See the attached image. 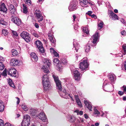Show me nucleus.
<instances>
[{
  "label": "nucleus",
  "mask_w": 126,
  "mask_h": 126,
  "mask_svg": "<svg viewBox=\"0 0 126 126\" xmlns=\"http://www.w3.org/2000/svg\"><path fill=\"white\" fill-rule=\"evenodd\" d=\"M12 21L17 25H19L21 24V21L16 16L12 15L11 16Z\"/></svg>",
  "instance_id": "8"
},
{
  "label": "nucleus",
  "mask_w": 126,
  "mask_h": 126,
  "mask_svg": "<svg viewBox=\"0 0 126 126\" xmlns=\"http://www.w3.org/2000/svg\"><path fill=\"white\" fill-rule=\"evenodd\" d=\"M92 13V11H88L87 13V14H88L89 16H91V14Z\"/></svg>",
  "instance_id": "61"
},
{
  "label": "nucleus",
  "mask_w": 126,
  "mask_h": 126,
  "mask_svg": "<svg viewBox=\"0 0 126 126\" xmlns=\"http://www.w3.org/2000/svg\"><path fill=\"white\" fill-rule=\"evenodd\" d=\"M123 88V91L124 92H126V87L124 86Z\"/></svg>",
  "instance_id": "64"
},
{
  "label": "nucleus",
  "mask_w": 126,
  "mask_h": 126,
  "mask_svg": "<svg viewBox=\"0 0 126 126\" xmlns=\"http://www.w3.org/2000/svg\"><path fill=\"white\" fill-rule=\"evenodd\" d=\"M40 11L38 10H36L35 15L38 22L41 24L40 22L43 20V17L40 14Z\"/></svg>",
  "instance_id": "9"
},
{
  "label": "nucleus",
  "mask_w": 126,
  "mask_h": 126,
  "mask_svg": "<svg viewBox=\"0 0 126 126\" xmlns=\"http://www.w3.org/2000/svg\"><path fill=\"white\" fill-rule=\"evenodd\" d=\"M5 66L4 64L2 62H0V70H2L4 69Z\"/></svg>",
  "instance_id": "34"
},
{
  "label": "nucleus",
  "mask_w": 126,
  "mask_h": 126,
  "mask_svg": "<svg viewBox=\"0 0 126 126\" xmlns=\"http://www.w3.org/2000/svg\"><path fill=\"white\" fill-rule=\"evenodd\" d=\"M8 84H9L10 86L14 88H15V86L12 80L11 79H9L8 81Z\"/></svg>",
  "instance_id": "28"
},
{
  "label": "nucleus",
  "mask_w": 126,
  "mask_h": 126,
  "mask_svg": "<svg viewBox=\"0 0 126 126\" xmlns=\"http://www.w3.org/2000/svg\"><path fill=\"white\" fill-rule=\"evenodd\" d=\"M38 117L39 119L45 122L46 120V115L44 112H41L38 115Z\"/></svg>",
  "instance_id": "13"
},
{
  "label": "nucleus",
  "mask_w": 126,
  "mask_h": 126,
  "mask_svg": "<svg viewBox=\"0 0 126 126\" xmlns=\"http://www.w3.org/2000/svg\"><path fill=\"white\" fill-rule=\"evenodd\" d=\"M11 52L12 54V55L14 56L16 55L17 54V51L14 49H12V50Z\"/></svg>",
  "instance_id": "37"
},
{
  "label": "nucleus",
  "mask_w": 126,
  "mask_h": 126,
  "mask_svg": "<svg viewBox=\"0 0 126 126\" xmlns=\"http://www.w3.org/2000/svg\"><path fill=\"white\" fill-rule=\"evenodd\" d=\"M35 45L39 50L40 53H44V49L42 46V44L41 42L39 40L36 41L35 43Z\"/></svg>",
  "instance_id": "3"
},
{
  "label": "nucleus",
  "mask_w": 126,
  "mask_h": 126,
  "mask_svg": "<svg viewBox=\"0 0 126 126\" xmlns=\"http://www.w3.org/2000/svg\"><path fill=\"white\" fill-rule=\"evenodd\" d=\"M49 39L50 41L52 43V45L53 46H54L55 45V39L54 38H53V36L50 37Z\"/></svg>",
  "instance_id": "32"
},
{
  "label": "nucleus",
  "mask_w": 126,
  "mask_h": 126,
  "mask_svg": "<svg viewBox=\"0 0 126 126\" xmlns=\"http://www.w3.org/2000/svg\"><path fill=\"white\" fill-rule=\"evenodd\" d=\"M14 7V6L12 5H11L10 7V12L12 16L15 15L17 14L15 9Z\"/></svg>",
  "instance_id": "15"
},
{
  "label": "nucleus",
  "mask_w": 126,
  "mask_h": 126,
  "mask_svg": "<svg viewBox=\"0 0 126 126\" xmlns=\"http://www.w3.org/2000/svg\"><path fill=\"white\" fill-rule=\"evenodd\" d=\"M81 29L83 32H89L90 31L87 27H81Z\"/></svg>",
  "instance_id": "36"
},
{
  "label": "nucleus",
  "mask_w": 126,
  "mask_h": 126,
  "mask_svg": "<svg viewBox=\"0 0 126 126\" xmlns=\"http://www.w3.org/2000/svg\"><path fill=\"white\" fill-rule=\"evenodd\" d=\"M52 76L56 84L57 88L58 89L59 91H61L62 87L61 86V81L59 80L58 77L54 75H52Z\"/></svg>",
  "instance_id": "5"
},
{
  "label": "nucleus",
  "mask_w": 126,
  "mask_h": 126,
  "mask_svg": "<svg viewBox=\"0 0 126 126\" xmlns=\"http://www.w3.org/2000/svg\"><path fill=\"white\" fill-rule=\"evenodd\" d=\"M88 65L87 60H84L80 63L79 68L81 69V71H83L88 67Z\"/></svg>",
  "instance_id": "4"
},
{
  "label": "nucleus",
  "mask_w": 126,
  "mask_h": 126,
  "mask_svg": "<svg viewBox=\"0 0 126 126\" xmlns=\"http://www.w3.org/2000/svg\"><path fill=\"white\" fill-rule=\"evenodd\" d=\"M1 75L4 76L7 75L6 71L5 69L3 72L1 74Z\"/></svg>",
  "instance_id": "47"
},
{
  "label": "nucleus",
  "mask_w": 126,
  "mask_h": 126,
  "mask_svg": "<svg viewBox=\"0 0 126 126\" xmlns=\"http://www.w3.org/2000/svg\"><path fill=\"white\" fill-rule=\"evenodd\" d=\"M43 62L45 64H46L49 66L51 64V61L48 60L47 59H45L43 60Z\"/></svg>",
  "instance_id": "24"
},
{
  "label": "nucleus",
  "mask_w": 126,
  "mask_h": 126,
  "mask_svg": "<svg viewBox=\"0 0 126 126\" xmlns=\"http://www.w3.org/2000/svg\"><path fill=\"white\" fill-rule=\"evenodd\" d=\"M36 110L33 109H30L29 110V113L32 116H34L36 113Z\"/></svg>",
  "instance_id": "22"
},
{
  "label": "nucleus",
  "mask_w": 126,
  "mask_h": 126,
  "mask_svg": "<svg viewBox=\"0 0 126 126\" xmlns=\"http://www.w3.org/2000/svg\"><path fill=\"white\" fill-rule=\"evenodd\" d=\"M25 2L27 4L29 5H31L32 4V2L31 0H25Z\"/></svg>",
  "instance_id": "45"
},
{
  "label": "nucleus",
  "mask_w": 126,
  "mask_h": 126,
  "mask_svg": "<svg viewBox=\"0 0 126 126\" xmlns=\"http://www.w3.org/2000/svg\"><path fill=\"white\" fill-rule=\"evenodd\" d=\"M31 56L33 58L35 61H37L38 60V57L35 53L34 52L31 53Z\"/></svg>",
  "instance_id": "26"
},
{
  "label": "nucleus",
  "mask_w": 126,
  "mask_h": 126,
  "mask_svg": "<svg viewBox=\"0 0 126 126\" xmlns=\"http://www.w3.org/2000/svg\"><path fill=\"white\" fill-rule=\"evenodd\" d=\"M23 13H27L28 12L27 8L25 4H23Z\"/></svg>",
  "instance_id": "31"
},
{
  "label": "nucleus",
  "mask_w": 126,
  "mask_h": 126,
  "mask_svg": "<svg viewBox=\"0 0 126 126\" xmlns=\"http://www.w3.org/2000/svg\"><path fill=\"white\" fill-rule=\"evenodd\" d=\"M73 44L74 47L73 49L75 50H76V52H77L78 50L79 49V45L77 42L75 40H74V41Z\"/></svg>",
  "instance_id": "21"
},
{
  "label": "nucleus",
  "mask_w": 126,
  "mask_h": 126,
  "mask_svg": "<svg viewBox=\"0 0 126 126\" xmlns=\"http://www.w3.org/2000/svg\"><path fill=\"white\" fill-rule=\"evenodd\" d=\"M1 34L2 35L6 36L8 35V32H2Z\"/></svg>",
  "instance_id": "49"
},
{
  "label": "nucleus",
  "mask_w": 126,
  "mask_h": 126,
  "mask_svg": "<svg viewBox=\"0 0 126 126\" xmlns=\"http://www.w3.org/2000/svg\"><path fill=\"white\" fill-rule=\"evenodd\" d=\"M78 105L80 107H82V104L81 103V101L78 102L77 103Z\"/></svg>",
  "instance_id": "62"
},
{
  "label": "nucleus",
  "mask_w": 126,
  "mask_h": 126,
  "mask_svg": "<svg viewBox=\"0 0 126 126\" xmlns=\"http://www.w3.org/2000/svg\"><path fill=\"white\" fill-rule=\"evenodd\" d=\"M90 48V45L88 44L86 46V48L85 49V51L87 52H88L89 51Z\"/></svg>",
  "instance_id": "39"
},
{
  "label": "nucleus",
  "mask_w": 126,
  "mask_h": 126,
  "mask_svg": "<svg viewBox=\"0 0 126 126\" xmlns=\"http://www.w3.org/2000/svg\"><path fill=\"white\" fill-rule=\"evenodd\" d=\"M74 79L75 80H79L80 79V73L78 70H75L74 72Z\"/></svg>",
  "instance_id": "11"
},
{
  "label": "nucleus",
  "mask_w": 126,
  "mask_h": 126,
  "mask_svg": "<svg viewBox=\"0 0 126 126\" xmlns=\"http://www.w3.org/2000/svg\"><path fill=\"white\" fill-rule=\"evenodd\" d=\"M0 24L3 25H6L7 24V22L4 21V19L2 18H0Z\"/></svg>",
  "instance_id": "29"
},
{
  "label": "nucleus",
  "mask_w": 126,
  "mask_h": 126,
  "mask_svg": "<svg viewBox=\"0 0 126 126\" xmlns=\"http://www.w3.org/2000/svg\"><path fill=\"white\" fill-rule=\"evenodd\" d=\"M84 34L82 35L84 36H88L89 34V32H83Z\"/></svg>",
  "instance_id": "48"
},
{
  "label": "nucleus",
  "mask_w": 126,
  "mask_h": 126,
  "mask_svg": "<svg viewBox=\"0 0 126 126\" xmlns=\"http://www.w3.org/2000/svg\"><path fill=\"white\" fill-rule=\"evenodd\" d=\"M109 13L112 19L114 20L118 19V16L116 14H114L113 11H110Z\"/></svg>",
  "instance_id": "18"
},
{
  "label": "nucleus",
  "mask_w": 126,
  "mask_h": 126,
  "mask_svg": "<svg viewBox=\"0 0 126 126\" xmlns=\"http://www.w3.org/2000/svg\"><path fill=\"white\" fill-rule=\"evenodd\" d=\"M62 64H65L67 63V61L66 60H65V61H62Z\"/></svg>",
  "instance_id": "59"
},
{
  "label": "nucleus",
  "mask_w": 126,
  "mask_h": 126,
  "mask_svg": "<svg viewBox=\"0 0 126 126\" xmlns=\"http://www.w3.org/2000/svg\"><path fill=\"white\" fill-rule=\"evenodd\" d=\"M84 103L86 107L90 111H92L91 109L92 107V106L91 104V103L89 102H88L87 100H85L84 101Z\"/></svg>",
  "instance_id": "19"
},
{
  "label": "nucleus",
  "mask_w": 126,
  "mask_h": 126,
  "mask_svg": "<svg viewBox=\"0 0 126 126\" xmlns=\"http://www.w3.org/2000/svg\"><path fill=\"white\" fill-rule=\"evenodd\" d=\"M4 122L2 119H0V126H4Z\"/></svg>",
  "instance_id": "46"
},
{
  "label": "nucleus",
  "mask_w": 126,
  "mask_h": 126,
  "mask_svg": "<svg viewBox=\"0 0 126 126\" xmlns=\"http://www.w3.org/2000/svg\"><path fill=\"white\" fill-rule=\"evenodd\" d=\"M75 98L76 101L77 103L80 101V100L78 96L77 95H75Z\"/></svg>",
  "instance_id": "44"
},
{
  "label": "nucleus",
  "mask_w": 126,
  "mask_h": 126,
  "mask_svg": "<svg viewBox=\"0 0 126 126\" xmlns=\"http://www.w3.org/2000/svg\"><path fill=\"white\" fill-rule=\"evenodd\" d=\"M67 119L71 123H73L75 122L76 118L75 117L73 116L70 115H68L67 117Z\"/></svg>",
  "instance_id": "20"
},
{
  "label": "nucleus",
  "mask_w": 126,
  "mask_h": 126,
  "mask_svg": "<svg viewBox=\"0 0 126 126\" xmlns=\"http://www.w3.org/2000/svg\"><path fill=\"white\" fill-rule=\"evenodd\" d=\"M118 94L120 95H122L124 93L122 91H119V92H118Z\"/></svg>",
  "instance_id": "58"
},
{
  "label": "nucleus",
  "mask_w": 126,
  "mask_h": 126,
  "mask_svg": "<svg viewBox=\"0 0 126 126\" xmlns=\"http://www.w3.org/2000/svg\"><path fill=\"white\" fill-rule=\"evenodd\" d=\"M42 69L43 70V71L45 73H48L49 72V70L47 69L46 67L44 66H43Z\"/></svg>",
  "instance_id": "30"
},
{
  "label": "nucleus",
  "mask_w": 126,
  "mask_h": 126,
  "mask_svg": "<svg viewBox=\"0 0 126 126\" xmlns=\"http://www.w3.org/2000/svg\"><path fill=\"white\" fill-rule=\"evenodd\" d=\"M0 11L4 13H6L7 11V9L4 3H2L0 6Z\"/></svg>",
  "instance_id": "17"
},
{
  "label": "nucleus",
  "mask_w": 126,
  "mask_h": 126,
  "mask_svg": "<svg viewBox=\"0 0 126 126\" xmlns=\"http://www.w3.org/2000/svg\"><path fill=\"white\" fill-rule=\"evenodd\" d=\"M77 4L78 2L76 0H72L68 7L69 10L72 11L77 9Z\"/></svg>",
  "instance_id": "2"
},
{
  "label": "nucleus",
  "mask_w": 126,
  "mask_h": 126,
  "mask_svg": "<svg viewBox=\"0 0 126 126\" xmlns=\"http://www.w3.org/2000/svg\"><path fill=\"white\" fill-rule=\"evenodd\" d=\"M79 1L80 4L82 6L87 7L88 6L87 5L88 3L87 0H79Z\"/></svg>",
  "instance_id": "16"
},
{
  "label": "nucleus",
  "mask_w": 126,
  "mask_h": 126,
  "mask_svg": "<svg viewBox=\"0 0 126 126\" xmlns=\"http://www.w3.org/2000/svg\"><path fill=\"white\" fill-rule=\"evenodd\" d=\"M33 35H34V36L36 37H38L40 36L39 35L37 34V33L35 32L33 33Z\"/></svg>",
  "instance_id": "51"
},
{
  "label": "nucleus",
  "mask_w": 126,
  "mask_h": 126,
  "mask_svg": "<svg viewBox=\"0 0 126 126\" xmlns=\"http://www.w3.org/2000/svg\"><path fill=\"white\" fill-rule=\"evenodd\" d=\"M22 108L25 111H27L28 110V108L25 105H22Z\"/></svg>",
  "instance_id": "38"
},
{
  "label": "nucleus",
  "mask_w": 126,
  "mask_h": 126,
  "mask_svg": "<svg viewBox=\"0 0 126 126\" xmlns=\"http://www.w3.org/2000/svg\"><path fill=\"white\" fill-rule=\"evenodd\" d=\"M18 63V60L16 59H12L10 61V64L11 65L14 66H16L17 65Z\"/></svg>",
  "instance_id": "14"
},
{
  "label": "nucleus",
  "mask_w": 126,
  "mask_h": 126,
  "mask_svg": "<svg viewBox=\"0 0 126 126\" xmlns=\"http://www.w3.org/2000/svg\"><path fill=\"white\" fill-rule=\"evenodd\" d=\"M60 91L59 92L60 95L62 96V97H63L64 98L66 99H67L68 97V96H69L71 98V99L73 100V98L72 96H71L70 94H68L67 93H66V90L65 89L63 90L62 91V89L61 91Z\"/></svg>",
  "instance_id": "7"
},
{
  "label": "nucleus",
  "mask_w": 126,
  "mask_h": 126,
  "mask_svg": "<svg viewBox=\"0 0 126 126\" xmlns=\"http://www.w3.org/2000/svg\"><path fill=\"white\" fill-rule=\"evenodd\" d=\"M88 3L91 6V7H92V8H93V7H94V4H93V3H91L90 2H88Z\"/></svg>",
  "instance_id": "60"
},
{
  "label": "nucleus",
  "mask_w": 126,
  "mask_h": 126,
  "mask_svg": "<svg viewBox=\"0 0 126 126\" xmlns=\"http://www.w3.org/2000/svg\"><path fill=\"white\" fill-rule=\"evenodd\" d=\"M91 16L92 17L94 18V19H96L97 18L96 15L94 14H93V15H91Z\"/></svg>",
  "instance_id": "55"
},
{
  "label": "nucleus",
  "mask_w": 126,
  "mask_h": 126,
  "mask_svg": "<svg viewBox=\"0 0 126 126\" xmlns=\"http://www.w3.org/2000/svg\"><path fill=\"white\" fill-rule=\"evenodd\" d=\"M43 85L45 90L47 91L48 89L50 84L48 77L47 74L44 75L42 77Z\"/></svg>",
  "instance_id": "1"
},
{
  "label": "nucleus",
  "mask_w": 126,
  "mask_h": 126,
  "mask_svg": "<svg viewBox=\"0 0 126 126\" xmlns=\"http://www.w3.org/2000/svg\"><path fill=\"white\" fill-rule=\"evenodd\" d=\"M4 105H0V111L2 112L4 110Z\"/></svg>",
  "instance_id": "43"
},
{
  "label": "nucleus",
  "mask_w": 126,
  "mask_h": 126,
  "mask_svg": "<svg viewBox=\"0 0 126 126\" xmlns=\"http://www.w3.org/2000/svg\"><path fill=\"white\" fill-rule=\"evenodd\" d=\"M11 34L14 37H16L18 35L16 32H12Z\"/></svg>",
  "instance_id": "41"
},
{
  "label": "nucleus",
  "mask_w": 126,
  "mask_h": 126,
  "mask_svg": "<svg viewBox=\"0 0 126 126\" xmlns=\"http://www.w3.org/2000/svg\"><path fill=\"white\" fill-rule=\"evenodd\" d=\"M4 61V59L2 57H0V62H2L3 63V62Z\"/></svg>",
  "instance_id": "56"
},
{
  "label": "nucleus",
  "mask_w": 126,
  "mask_h": 126,
  "mask_svg": "<svg viewBox=\"0 0 126 126\" xmlns=\"http://www.w3.org/2000/svg\"><path fill=\"white\" fill-rule=\"evenodd\" d=\"M62 64H59L57 65V66L58 67V69L60 71H61L63 68Z\"/></svg>",
  "instance_id": "35"
},
{
  "label": "nucleus",
  "mask_w": 126,
  "mask_h": 126,
  "mask_svg": "<svg viewBox=\"0 0 126 126\" xmlns=\"http://www.w3.org/2000/svg\"><path fill=\"white\" fill-rule=\"evenodd\" d=\"M54 55L55 56L57 57L58 56L59 57V54H58L55 51L53 53Z\"/></svg>",
  "instance_id": "54"
},
{
  "label": "nucleus",
  "mask_w": 126,
  "mask_h": 126,
  "mask_svg": "<svg viewBox=\"0 0 126 126\" xmlns=\"http://www.w3.org/2000/svg\"><path fill=\"white\" fill-rule=\"evenodd\" d=\"M53 61L54 63V64H59V60L57 58H55L53 59Z\"/></svg>",
  "instance_id": "40"
},
{
  "label": "nucleus",
  "mask_w": 126,
  "mask_h": 126,
  "mask_svg": "<svg viewBox=\"0 0 126 126\" xmlns=\"http://www.w3.org/2000/svg\"><path fill=\"white\" fill-rule=\"evenodd\" d=\"M11 125L8 123H5L4 125V126H10Z\"/></svg>",
  "instance_id": "63"
},
{
  "label": "nucleus",
  "mask_w": 126,
  "mask_h": 126,
  "mask_svg": "<svg viewBox=\"0 0 126 126\" xmlns=\"http://www.w3.org/2000/svg\"><path fill=\"white\" fill-rule=\"evenodd\" d=\"M20 35L26 42H29L31 41L29 34L27 32H22L20 34Z\"/></svg>",
  "instance_id": "6"
},
{
  "label": "nucleus",
  "mask_w": 126,
  "mask_h": 126,
  "mask_svg": "<svg viewBox=\"0 0 126 126\" xmlns=\"http://www.w3.org/2000/svg\"><path fill=\"white\" fill-rule=\"evenodd\" d=\"M109 80L112 82L115 80V76L114 74L111 75L109 76Z\"/></svg>",
  "instance_id": "23"
},
{
  "label": "nucleus",
  "mask_w": 126,
  "mask_h": 126,
  "mask_svg": "<svg viewBox=\"0 0 126 126\" xmlns=\"http://www.w3.org/2000/svg\"><path fill=\"white\" fill-rule=\"evenodd\" d=\"M120 21H121L124 24L126 23V21L123 18L121 19Z\"/></svg>",
  "instance_id": "53"
},
{
  "label": "nucleus",
  "mask_w": 126,
  "mask_h": 126,
  "mask_svg": "<svg viewBox=\"0 0 126 126\" xmlns=\"http://www.w3.org/2000/svg\"><path fill=\"white\" fill-rule=\"evenodd\" d=\"M23 120L27 121L28 122H30V118L29 116L28 115H25L23 116Z\"/></svg>",
  "instance_id": "27"
},
{
  "label": "nucleus",
  "mask_w": 126,
  "mask_h": 126,
  "mask_svg": "<svg viewBox=\"0 0 126 126\" xmlns=\"http://www.w3.org/2000/svg\"><path fill=\"white\" fill-rule=\"evenodd\" d=\"M122 47L125 53V54L126 53V44H124L122 46Z\"/></svg>",
  "instance_id": "42"
},
{
  "label": "nucleus",
  "mask_w": 126,
  "mask_h": 126,
  "mask_svg": "<svg viewBox=\"0 0 126 126\" xmlns=\"http://www.w3.org/2000/svg\"><path fill=\"white\" fill-rule=\"evenodd\" d=\"M30 122L23 120L21 123V126H29L30 125Z\"/></svg>",
  "instance_id": "25"
},
{
  "label": "nucleus",
  "mask_w": 126,
  "mask_h": 126,
  "mask_svg": "<svg viewBox=\"0 0 126 126\" xmlns=\"http://www.w3.org/2000/svg\"><path fill=\"white\" fill-rule=\"evenodd\" d=\"M50 52L52 53H54V52L55 51L54 49L53 48H50Z\"/></svg>",
  "instance_id": "57"
},
{
  "label": "nucleus",
  "mask_w": 126,
  "mask_h": 126,
  "mask_svg": "<svg viewBox=\"0 0 126 126\" xmlns=\"http://www.w3.org/2000/svg\"><path fill=\"white\" fill-rule=\"evenodd\" d=\"M94 113L95 114H100V112L96 109L94 110Z\"/></svg>",
  "instance_id": "50"
},
{
  "label": "nucleus",
  "mask_w": 126,
  "mask_h": 126,
  "mask_svg": "<svg viewBox=\"0 0 126 126\" xmlns=\"http://www.w3.org/2000/svg\"><path fill=\"white\" fill-rule=\"evenodd\" d=\"M48 36L49 38L50 37H52L53 36V34L52 32H50V33H48Z\"/></svg>",
  "instance_id": "52"
},
{
  "label": "nucleus",
  "mask_w": 126,
  "mask_h": 126,
  "mask_svg": "<svg viewBox=\"0 0 126 126\" xmlns=\"http://www.w3.org/2000/svg\"><path fill=\"white\" fill-rule=\"evenodd\" d=\"M16 73V70L14 68H10L8 72V74L9 75L15 77L14 75H15Z\"/></svg>",
  "instance_id": "12"
},
{
  "label": "nucleus",
  "mask_w": 126,
  "mask_h": 126,
  "mask_svg": "<svg viewBox=\"0 0 126 126\" xmlns=\"http://www.w3.org/2000/svg\"><path fill=\"white\" fill-rule=\"evenodd\" d=\"M103 25V23L102 21H101L98 24V29H100L102 28Z\"/></svg>",
  "instance_id": "33"
},
{
  "label": "nucleus",
  "mask_w": 126,
  "mask_h": 126,
  "mask_svg": "<svg viewBox=\"0 0 126 126\" xmlns=\"http://www.w3.org/2000/svg\"><path fill=\"white\" fill-rule=\"evenodd\" d=\"M99 37V33L98 32L96 33L92 37V42L93 44L96 43Z\"/></svg>",
  "instance_id": "10"
}]
</instances>
